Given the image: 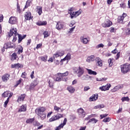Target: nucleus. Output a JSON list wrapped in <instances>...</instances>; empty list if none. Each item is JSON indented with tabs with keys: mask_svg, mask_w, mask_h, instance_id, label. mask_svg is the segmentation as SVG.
<instances>
[{
	"mask_svg": "<svg viewBox=\"0 0 130 130\" xmlns=\"http://www.w3.org/2000/svg\"><path fill=\"white\" fill-rule=\"evenodd\" d=\"M48 84L50 88H53L54 82H60V81H66V73H57L56 79L52 77L48 78Z\"/></svg>",
	"mask_w": 130,
	"mask_h": 130,
	"instance_id": "f257e3e1",
	"label": "nucleus"
},
{
	"mask_svg": "<svg viewBox=\"0 0 130 130\" xmlns=\"http://www.w3.org/2000/svg\"><path fill=\"white\" fill-rule=\"evenodd\" d=\"M17 28H13L10 30V32L9 33V37H12L13 36V39L12 41L15 42L17 40V36L18 37V43H21V41L23 40V39L26 38V35H24L23 36H22V35L18 34L17 32Z\"/></svg>",
	"mask_w": 130,
	"mask_h": 130,
	"instance_id": "f03ea898",
	"label": "nucleus"
},
{
	"mask_svg": "<svg viewBox=\"0 0 130 130\" xmlns=\"http://www.w3.org/2000/svg\"><path fill=\"white\" fill-rule=\"evenodd\" d=\"M45 111V108L43 107L37 108L35 110L36 114L38 115L42 120H44L46 118V114L44 113Z\"/></svg>",
	"mask_w": 130,
	"mask_h": 130,
	"instance_id": "7ed1b4c3",
	"label": "nucleus"
},
{
	"mask_svg": "<svg viewBox=\"0 0 130 130\" xmlns=\"http://www.w3.org/2000/svg\"><path fill=\"white\" fill-rule=\"evenodd\" d=\"M73 72L74 74H77L78 78H81L84 75V71L83 67H74L73 68Z\"/></svg>",
	"mask_w": 130,
	"mask_h": 130,
	"instance_id": "20e7f679",
	"label": "nucleus"
},
{
	"mask_svg": "<svg viewBox=\"0 0 130 130\" xmlns=\"http://www.w3.org/2000/svg\"><path fill=\"white\" fill-rule=\"evenodd\" d=\"M130 71V64L126 63L121 66V72L123 74H126Z\"/></svg>",
	"mask_w": 130,
	"mask_h": 130,
	"instance_id": "39448f33",
	"label": "nucleus"
},
{
	"mask_svg": "<svg viewBox=\"0 0 130 130\" xmlns=\"http://www.w3.org/2000/svg\"><path fill=\"white\" fill-rule=\"evenodd\" d=\"M82 14V10H79L77 11L73 12L70 13L71 19H74V18H77L78 16H80Z\"/></svg>",
	"mask_w": 130,
	"mask_h": 130,
	"instance_id": "423d86ee",
	"label": "nucleus"
},
{
	"mask_svg": "<svg viewBox=\"0 0 130 130\" xmlns=\"http://www.w3.org/2000/svg\"><path fill=\"white\" fill-rule=\"evenodd\" d=\"M80 40L81 43L83 44H88L90 42V39L88 38H86V37L84 36L80 37Z\"/></svg>",
	"mask_w": 130,
	"mask_h": 130,
	"instance_id": "0eeeda50",
	"label": "nucleus"
},
{
	"mask_svg": "<svg viewBox=\"0 0 130 130\" xmlns=\"http://www.w3.org/2000/svg\"><path fill=\"white\" fill-rule=\"evenodd\" d=\"M77 113L79 114V117L81 118H83L85 117V115H86V113H85V111L83 108H80L77 110Z\"/></svg>",
	"mask_w": 130,
	"mask_h": 130,
	"instance_id": "6e6552de",
	"label": "nucleus"
},
{
	"mask_svg": "<svg viewBox=\"0 0 130 130\" xmlns=\"http://www.w3.org/2000/svg\"><path fill=\"white\" fill-rule=\"evenodd\" d=\"M62 117V115L61 114H57L55 116H53L49 119L50 122H52V121H54V120H57V119H59V118H61Z\"/></svg>",
	"mask_w": 130,
	"mask_h": 130,
	"instance_id": "1a4fd4ad",
	"label": "nucleus"
},
{
	"mask_svg": "<svg viewBox=\"0 0 130 130\" xmlns=\"http://www.w3.org/2000/svg\"><path fill=\"white\" fill-rule=\"evenodd\" d=\"M111 25H112V22L109 19L106 20L105 22L102 23V26L104 28H106V27H110Z\"/></svg>",
	"mask_w": 130,
	"mask_h": 130,
	"instance_id": "9d476101",
	"label": "nucleus"
},
{
	"mask_svg": "<svg viewBox=\"0 0 130 130\" xmlns=\"http://www.w3.org/2000/svg\"><path fill=\"white\" fill-rule=\"evenodd\" d=\"M15 45L13 43H6L4 44V46L3 48H5V49H8V48H14Z\"/></svg>",
	"mask_w": 130,
	"mask_h": 130,
	"instance_id": "9b49d317",
	"label": "nucleus"
},
{
	"mask_svg": "<svg viewBox=\"0 0 130 130\" xmlns=\"http://www.w3.org/2000/svg\"><path fill=\"white\" fill-rule=\"evenodd\" d=\"M111 87V84L108 83V84H107L106 85H104L103 86L100 87L99 89L102 91H108V90H109V89H110Z\"/></svg>",
	"mask_w": 130,
	"mask_h": 130,
	"instance_id": "f8f14e48",
	"label": "nucleus"
},
{
	"mask_svg": "<svg viewBox=\"0 0 130 130\" xmlns=\"http://www.w3.org/2000/svg\"><path fill=\"white\" fill-rule=\"evenodd\" d=\"M38 84V82H37L36 80H35L32 83H31L29 88V91H30V92L31 91H34V88L35 87H36V86H37Z\"/></svg>",
	"mask_w": 130,
	"mask_h": 130,
	"instance_id": "ddd939ff",
	"label": "nucleus"
},
{
	"mask_svg": "<svg viewBox=\"0 0 130 130\" xmlns=\"http://www.w3.org/2000/svg\"><path fill=\"white\" fill-rule=\"evenodd\" d=\"M126 14L123 13L122 16H120L118 17V22L119 23H123V20L126 18Z\"/></svg>",
	"mask_w": 130,
	"mask_h": 130,
	"instance_id": "4468645a",
	"label": "nucleus"
},
{
	"mask_svg": "<svg viewBox=\"0 0 130 130\" xmlns=\"http://www.w3.org/2000/svg\"><path fill=\"white\" fill-rule=\"evenodd\" d=\"M95 59H96L95 56L94 55H91L87 58L86 61L87 62H91V61H94Z\"/></svg>",
	"mask_w": 130,
	"mask_h": 130,
	"instance_id": "2eb2a0df",
	"label": "nucleus"
},
{
	"mask_svg": "<svg viewBox=\"0 0 130 130\" xmlns=\"http://www.w3.org/2000/svg\"><path fill=\"white\" fill-rule=\"evenodd\" d=\"M95 61L99 67H102L103 66L102 59H101V58H100V57L95 58Z\"/></svg>",
	"mask_w": 130,
	"mask_h": 130,
	"instance_id": "dca6fc26",
	"label": "nucleus"
},
{
	"mask_svg": "<svg viewBox=\"0 0 130 130\" xmlns=\"http://www.w3.org/2000/svg\"><path fill=\"white\" fill-rule=\"evenodd\" d=\"M123 87V85H118L113 88V89H111V92L114 93L116 92V91H118V90L122 88Z\"/></svg>",
	"mask_w": 130,
	"mask_h": 130,
	"instance_id": "f3484780",
	"label": "nucleus"
},
{
	"mask_svg": "<svg viewBox=\"0 0 130 130\" xmlns=\"http://www.w3.org/2000/svg\"><path fill=\"white\" fill-rule=\"evenodd\" d=\"M9 23L12 24H16V23H17V18L15 17H10L9 19Z\"/></svg>",
	"mask_w": 130,
	"mask_h": 130,
	"instance_id": "a211bd4d",
	"label": "nucleus"
},
{
	"mask_svg": "<svg viewBox=\"0 0 130 130\" xmlns=\"http://www.w3.org/2000/svg\"><path fill=\"white\" fill-rule=\"evenodd\" d=\"M63 28V24L60 22H57L56 25V29L57 30H61Z\"/></svg>",
	"mask_w": 130,
	"mask_h": 130,
	"instance_id": "6ab92c4d",
	"label": "nucleus"
},
{
	"mask_svg": "<svg viewBox=\"0 0 130 130\" xmlns=\"http://www.w3.org/2000/svg\"><path fill=\"white\" fill-rule=\"evenodd\" d=\"M97 99H98V94H93L89 98V101L90 102H92V101H96Z\"/></svg>",
	"mask_w": 130,
	"mask_h": 130,
	"instance_id": "aec40b11",
	"label": "nucleus"
},
{
	"mask_svg": "<svg viewBox=\"0 0 130 130\" xmlns=\"http://www.w3.org/2000/svg\"><path fill=\"white\" fill-rule=\"evenodd\" d=\"M25 20H31L32 16H31V12H27L25 14Z\"/></svg>",
	"mask_w": 130,
	"mask_h": 130,
	"instance_id": "412c9836",
	"label": "nucleus"
},
{
	"mask_svg": "<svg viewBox=\"0 0 130 130\" xmlns=\"http://www.w3.org/2000/svg\"><path fill=\"white\" fill-rule=\"evenodd\" d=\"M64 124H66V118L64 119L63 123L56 127L55 130H60V129L62 128L63 126H64Z\"/></svg>",
	"mask_w": 130,
	"mask_h": 130,
	"instance_id": "4be33fe9",
	"label": "nucleus"
},
{
	"mask_svg": "<svg viewBox=\"0 0 130 130\" xmlns=\"http://www.w3.org/2000/svg\"><path fill=\"white\" fill-rule=\"evenodd\" d=\"M92 78L91 76H88L87 75H83L81 77V80L82 81H88V79H91Z\"/></svg>",
	"mask_w": 130,
	"mask_h": 130,
	"instance_id": "5701e85b",
	"label": "nucleus"
},
{
	"mask_svg": "<svg viewBox=\"0 0 130 130\" xmlns=\"http://www.w3.org/2000/svg\"><path fill=\"white\" fill-rule=\"evenodd\" d=\"M63 53L62 52H56V53H55L53 55V57L54 58H55V57H58L59 56H62V55H63Z\"/></svg>",
	"mask_w": 130,
	"mask_h": 130,
	"instance_id": "b1692460",
	"label": "nucleus"
},
{
	"mask_svg": "<svg viewBox=\"0 0 130 130\" xmlns=\"http://www.w3.org/2000/svg\"><path fill=\"white\" fill-rule=\"evenodd\" d=\"M9 77L10 75L9 74H5L2 76V80L4 82H7L9 80Z\"/></svg>",
	"mask_w": 130,
	"mask_h": 130,
	"instance_id": "393cba45",
	"label": "nucleus"
},
{
	"mask_svg": "<svg viewBox=\"0 0 130 130\" xmlns=\"http://www.w3.org/2000/svg\"><path fill=\"white\" fill-rule=\"evenodd\" d=\"M67 90L71 94H73V93H75V91H76V89L75 88H74V87H73V86H70V87H68Z\"/></svg>",
	"mask_w": 130,
	"mask_h": 130,
	"instance_id": "a878e982",
	"label": "nucleus"
},
{
	"mask_svg": "<svg viewBox=\"0 0 130 130\" xmlns=\"http://www.w3.org/2000/svg\"><path fill=\"white\" fill-rule=\"evenodd\" d=\"M71 55L72 54H71V53H68L67 55L66 56V60H67V63H68V62H69V61H70V60H71Z\"/></svg>",
	"mask_w": 130,
	"mask_h": 130,
	"instance_id": "bb28decb",
	"label": "nucleus"
},
{
	"mask_svg": "<svg viewBox=\"0 0 130 130\" xmlns=\"http://www.w3.org/2000/svg\"><path fill=\"white\" fill-rule=\"evenodd\" d=\"M86 70L87 71L89 75H93V76H96V75H97V72L95 71H93L91 70L88 69H86Z\"/></svg>",
	"mask_w": 130,
	"mask_h": 130,
	"instance_id": "cd10ccee",
	"label": "nucleus"
},
{
	"mask_svg": "<svg viewBox=\"0 0 130 130\" xmlns=\"http://www.w3.org/2000/svg\"><path fill=\"white\" fill-rule=\"evenodd\" d=\"M47 24V22L46 21H39L37 22V25L38 26H45V25Z\"/></svg>",
	"mask_w": 130,
	"mask_h": 130,
	"instance_id": "c85d7f7f",
	"label": "nucleus"
},
{
	"mask_svg": "<svg viewBox=\"0 0 130 130\" xmlns=\"http://www.w3.org/2000/svg\"><path fill=\"white\" fill-rule=\"evenodd\" d=\"M37 11L39 16H41V14H42V7L41 6H37Z\"/></svg>",
	"mask_w": 130,
	"mask_h": 130,
	"instance_id": "c756f323",
	"label": "nucleus"
},
{
	"mask_svg": "<svg viewBox=\"0 0 130 130\" xmlns=\"http://www.w3.org/2000/svg\"><path fill=\"white\" fill-rule=\"evenodd\" d=\"M26 105L21 106L19 109L18 112H22L23 111H26Z\"/></svg>",
	"mask_w": 130,
	"mask_h": 130,
	"instance_id": "7c9ffc66",
	"label": "nucleus"
},
{
	"mask_svg": "<svg viewBox=\"0 0 130 130\" xmlns=\"http://www.w3.org/2000/svg\"><path fill=\"white\" fill-rule=\"evenodd\" d=\"M76 28V26H74L73 27H72L71 28H70L69 30L68 31V34H67V36H70L72 33H73V31L75 30Z\"/></svg>",
	"mask_w": 130,
	"mask_h": 130,
	"instance_id": "2f4dec72",
	"label": "nucleus"
},
{
	"mask_svg": "<svg viewBox=\"0 0 130 130\" xmlns=\"http://www.w3.org/2000/svg\"><path fill=\"white\" fill-rule=\"evenodd\" d=\"M25 94H22L21 96H20L17 102H20V101H24V99H25Z\"/></svg>",
	"mask_w": 130,
	"mask_h": 130,
	"instance_id": "473e14b6",
	"label": "nucleus"
},
{
	"mask_svg": "<svg viewBox=\"0 0 130 130\" xmlns=\"http://www.w3.org/2000/svg\"><path fill=\"white\" fill-rule=\"evenodd\" d=\"M98 122V120L94 118H91L89 120L88 122H91V123H96Z\"/></svg>",
	"mask_w": 130,
	"mask_h": 130,
	"instance_id": "72a5a7b5",
	"label": "nucleus"
},
{
	"mask_svg": "<svg viewBox=\"0 0 130 130\" xmlns=\"http://www.w3.org/2000/svg\"><path fill=\"white\" fill-rule=\"evenodd\" d=\"M30 4H31V1L27 0L26 2L24 10H25V9H27L28 7H30Z\"/></svg>",
	"mask_w": 130,
	"mask_h": 130,
	"instance_id": "f704fd0d",
	"label": "nucleus"
},
{
	"mask_svg": "<svg viewBox=\"0 0 130 130\" xmlns=\"http://www.w3.org/2000/svg\"><path fill=\"white\" fill-rule=\"evenodd\" d=\"M122 102H124V101H126L128 102L129 101V98L128 96H124L121 98Z\"/></svg>",
	"mask_w": 130,
	"mask_h": 130,
	"instance_id": "c9c22d12",
	"label": "nucleus"
},
{
	"mask_svg": "<svg viewBox=\"0 0 130 130\" xmlns=\"http://www.w3.org/2000/svg\"><path fill=\"white\" fill-rule=\"evenodd\" d=\"M35 120V119L34 118H29L27 119L26 121V123H32Z\"/></svg>",
	"mask_w": 130,
	"mask_h": 130,
	"instance_id": "e433bc0d",
	"label": "nucleus"
},
{
	"mask_svg": "<svg viewBox=\"0 0 130 130\" xmlns=\"http://www.w3.org/2000/svg\"><path fill=\"white\" fill-rule=\"evenodd\" d=\"M9 91H5L3 94H2V97H4V98H6V97H9Z\"/></svg>",
	"mask_w": 130,
	"mask_h": 130,
	"instance_id": "4c0bfd02",
	"label": "nucleus"
},
{
	"mask_svg": "<svg viewBox=\"0 0 130 130\" xmlns=\"http://www.w3.org/2000/svg\"><path fill=\"white\" fill-rule=\"evenodd\" d=\"M112 59L111 58H109L108 60V62L109 63V66L110 68H111L113 65V62H112Z\"/></svg>",
	"mask_w": 130,
	"mask_h": 130,
	"instance_id": "58836bf2",
	"label": "nucleus"
},
{
	"mask_svg": "<svg viewBox=\"0 0 130 130\" xmlns=\"http://www.w3.org/2000/svg\"><path fill=\"white\" fill-rule=\"evenodd\" d=\"M54 110H55V111H57V112H59V110H60V111H61V109H60V108H59L56 106H55L54 107Z\"/></svg>",
	"mask_w": 130,
	"mask_h": 130,
	"instance_id": "ea45409f",
	"label": "nucleus"
},
{
	"mask_svg": "<svg viewBox=\"0 0 130 130\" xmlns=\"http://www.w3.org/2000/svg\"><path fill=\"white\" fill-rule=\"evenodd\" d=\"M11 60H15L17 59V55L13 53L12 55V57H11Z\"/></svg>",
	"mask_w": 130,
	"mask_h": 130,
	"instance_id": "a19ab883",
	"label": "nucleus"
},
{
	"mask_svg": "<svg viewBox=\"0 0 130 130\" xmlns=\"http://www.w3.org/2000/svg\"><path fill=\"white\" fill-rule=\"evenodd\" d=\"M111 120L110 118L109 117H107L105 118L103 120V122H109V121Z\"/></svg>",
	"mask_w": 130,
	"mask_h": 130,
	"instance_id": "79ce46f5",
	"label": "nucleus"
},
{
	"mask_svg": "<svg viewBox=\"0 0 130 130\" xmlns=\"http://www.w3.org/2000/svg\"><path fill=\"white\" fill-rule=\"evenodd\" d=\"M33 124L35 126H39V125H40V123H39L37 121H35L34 122Z\"/></svg>",
	"mask_w": 130,
	"mask_h": 130,
	"instance_id": "37998d69",
	"label": "nucleus"
},
{
	"mask_svg": "<svg viewBox=\"0 0 130 130\" xmlns=\"http://www.w3.org/2000/svg\"><path fill=\"white\" fill-rule=\"evenodd\" d=\"M23 52V47L20 46L19 49L18 51L17 54H20V53H22Z\"/></svg>",
	"mask_w": 130,
	"mask_h": 130,
	"instance_id": "c03bdc74",
	"label": "nucleus"
},
{
	"mask_svg": "<svg viewBox=\"0 0 130 130\" xmlns=\"http://www.w3.org/2000/svg\"><path fill=\"white\" fill-rule=\"evenodd\" d=\"M44 37V38H46L47 37H48L49 36V35L48 34V31H44L43 33Z\"/></svg>",
	"mask_w": 130,
	"mask_h": 130,
	"instance_id": "a18cd8bd",
	"label": "nucleus"
},
{
	"mask_svg": "<svg viewBox=\"0 0 130 130\" xmlns=\"http://www.w3.org/2000/svg\"><path fill=\"white\" fill-rule=\"evenodd\" d=\"M126 35H130V28H127L125 30Z\"/></svg>",
	"mask_w": 130,
	"mask_h": 130,
	"instance_id": "49530a36",
	"label": "nucleus"
},
{
	"mask_svg": "<svg viewBox=\"0 0 130 130\" xmlns=\"http://www.w3.org/2000/svg\"><path fill=\"white\" fill-rule=\"evenodd\" d=\"M88 90H90L89 86H87L84 87V92H86V91H88Z\"/></svg>",
	"mask_w": 130,
	"mask_h": 130,
	"instance_id": "de8ad7c7",
	"label": "nucleus"
},
{
	"mask_svg": "<svg viewBox=\"0 0 130 130\" xmlns=\"http://www.w3.org/2000/svg\"><path fill=\"white\" fill-rule=\"evenodd\" d=\"M21 82H22V79H19L18 81H17L16 85H15V87H18V85L21 84Z\"/></svg>",
	"mask_w": 130,
	"mask_h": 130,
	"instance_id": "09e8293b",
	"label": "nucleus"
},
{
	"mask_svg": "<svg viewBox=\"0 0 130 130\" xmlns=\"http://www.w3.org/2000/svg\"><path fill=\"white\" fill-rule=\"evenodd\" d=\"M103 48L104 47V45H103V44H99L97 46H96V48Z\"/></svg>",
	"mask_w": 130,
	"mask_h": 130,
	"instance_id": "8fccbe9b",
	"label": "nucleus"
},
{
	"mask_svg": "<svg viewBox=\"0 0 130 130\" xmlns=\"http://www.w3.org/2000/svg\"><path fill=\"white\" fill-rule=\"evenodd\" d=\"M9 100H10V98H8L7 100L5 101V102L4 103V107H5L6 105H8V104L9 103Z\"/></svg>",
	"mask_w": 130,
	"mask_h": 130,
	"instance_id": "3c124183",
	"label": "nucleus"
},
{
	"mask_svg": "<svg viewBox=\"0 0 130 130\" xmlns=\"http://www.w3.org/2000/svg\"><path fill=\"white\" fill-rule=\"evenodd\" d=\"M108 116V114H105L101 115L100 117H101V118L102 119V118H104L105 117H107V116Z\"/></svg>",
	"mask_w": 130,
	"mask_h": 130,
	"instance_id": "603ef678",
	"label": "nucleus"
},
{
	"mask_svg": "<svg viewBox=\"0 0 130 130\" xmlns=\"http://www.w3.org/2000/svg\"><path fill=\"white\" fill-rule=\"evenodd\" d=\"M17 10L19 13H21V9H20V6H19V3H17Z\"/></svg>",
	"mask_w": 130,
	"mask_h": 130,
	"instance_id": "864d4df0",
	"label": "nucleus"
},
{
	"mask_svg": "<svg viewBox=\"0 0 130 130\" xmlns=\"http://www.w3.org/2000/svg\"><path fill=\"white\" fill-rule=\"evenodd\" d=\"M103 80H104V78H96V81H97L98 82H101V81H103Z\"/></svg>",
	"mask_w": 130,
	"mask_h": 130,
	"instance_id": "5fc2aeb1",
	"label": "nucleus"
},
{
	"mask_svg": "<svg viewBox=\"0 0 130 130\" xmlns=\"http://www.w3.org/2000/svg\"><path fill=\"white\" fill-rule=\"evenodd\" d=\"M120 6H121V8H122L123 9H125V8L126 7L125 4H120Z\"/></svg>",
	"mask_w": 130,
	"mask_h": 130,
	"instance_id": "6e6d98bb",
	"label": "nucleus"
},
{
	"mask_svg": "<svg viewBox=\"0 0 130 130\" xmlns=\"http://www.w3.org/2000/svg\"><path fill=\"white\" fill-rule=\"evenodd\" d=\"M41 46H42V44H38V45H37V47H36L37 49H38L40 48V47H41Z\"/></svg>",
	"mask_w": 130,
	"mask_h": 130,
	"instance_id": "4d7b16f0",
	"label": "nucleus"
},
{
	"mask_svg": "<svg viewBox=\"0 0 130 130\" xmlns=\"http://www.w3.org/2000/svg\"><path fill=\"white\" fill-rule=\"evenodd\" d=\"M117 53V50H116V49H115L113 51H112V53H113L114 54H116Z\"/></svg>",
	"mask_w": 130,
	"mask_h": 130,
	"instance_id": "13d9d810",
	"label": "nucleus"
},
{
	"mask_svg": "<svg viewBox=\"0 0 130 130\" xmlns=\"http://www.w3.org/2000/svg\"><path fill=\"white\" fill-rule=\"evenodd\" d=\"M41 60L43 61H46V58H45V57H41Z\"/></svg>",
	"mask_w": 130,
	"mask_h": 130,
	"instance_id": "bf43d9fd",
	"label": "nucleus"
},
{
	"mask_svg": "<svg viewBox=\"0 0 130 130\" xmlns=\"http://www.w3.org/2000/svg\"><path fill=\"white\" fill-rule=\"evenodd\" d=\"M99 108H104V105H99Z\"/></svg>",
	"mask_w": 130,
	"mask_h": 130,
	"instance_id": "052dcab7",
	"label": "nucleus"
},
{
	"mask_svg": "<svg viewBox=\"0 0 130 130\" xmlns=\"http://www.w3.org/2000/svg\"><path fill=\"white\" fill-rule=\"evenodd\" d=\"M122 111V108H119V110L117 111V113H120Z\"/></svg>",
	"mask_w": 130,
	"mask_h": 130,
	"instance_id": "680f3d73",
	"label": "nucleus"
},
{
	"mask_svg": "<svg viewBox=\"0 0 130 130\" xmlns=\"http://www.w3.org/2000/svg\"><path fill=\"white\" fill-rule=\"evenodd\" d=\"M30 77L31 78V79H33V78L34 77V71H32L30 74Z\"/></svg>",
	"mask_w": 130,
	"mask_h": 130,
	"instance_id": "e2e57ef3",
	"label": "nucleus"
},
{
	"mask_svg": "<svg viewBox=\"0 0 130 130\" xmlns=\"http://www.w3.org/2000/svg\"><path fill=\"white\" fill-rule=\"evenodd\" d=\"M26 73L24 72V73H22V78H26Z\"/></svg>",
	"mask_w": 130,
	"mask_h": 130,
	"instance_id": "0e129e2a",
	"label": "nucleus"
},
{
	"mask_svg": "<svg viewBox=\"0 0 130 130\" xmlns=\"http://www.w3.org/2000/svg\"><path fill=\"white\" fill-rule=\"evenodd\" d=\"M75 25V22H72L71 24H69L70 27H73Z\"/></svg>",
	"mask_w": 130,
	"mask_h": 130,
	"instance_id": "69168bd1",
	"label": "nucleus"
},
{
	"mask_svg": "<svg viewBox=\"0 0 130 130\" xmlns=\"http://www.w3.org/2000/svg\"><path fill=\"white\" fill-rule=\"evenodd\" d=\"M77 80H74L73 82H72V85H75V84H77Z\"/></svg>",
	"mask_w": 130,
	"mask_h": 130,
	"instance_id": "338daca9",
	"label": "nucleus"
},
{
	"mask_svg": "<svg viewBox=\"0 0 130 130\" xmlns=\"http://www.w3.org/2000/svg\"><path fill=\"white\" fill-rule=\"evenodd\" d=\"M16 68H21V65L20 63H17L16 64Z\"/></svg>",
	"mask_w": 130,
	"mask_h": 130,
	"instance_id": "774afa93",
	"label": "nucleus"
}]
</instances>
